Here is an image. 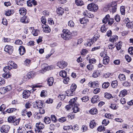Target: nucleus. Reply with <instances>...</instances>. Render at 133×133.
I'll use <instances>...</instances> for the list:
<instances>
[{
  "instance_id": "obj_1",
  "label": "nucleus",
  "mask_w": 133,
  "mask_h": 133,
  "mask_svg": "<svg viewBox=\"0 0 133 133\" xmlns=\"http://www.w3.org/2000/svg\"><path fill=\"white\" fill-rule=\"evenodd\" d=\"M9 66L8 65V66L4 67L3 69L4 71L5 72V73L3 74V77L6 79L10 78L11 77V74L9 72H6L8 71L11 70V69H9Z\"/></svg>"
},
{
  "instance_id": "obj_2",
  "label": "nucleus",
  "mask_w": 133,
  "mask_h": 133,
  "mask_svg": "<svg viewBox=\"0 0 133 133\" xmlns=\"http://www.w3.org/2000/svg\"><path fill=\"white\" fill-rule=\"evenodd\" d=\"M87 8L89 10L94 12L96 11L98 9L97 5L94 3L89 4Z\"/></svg>"
},
{
  "instance_id": "obj_3",
  "label": "nucleus",
  "mask_w": 133,
  "mask_h": 133,
  "mask_svg": "<svg viewBox=\"0 0 133 133\" xmlns=\"http://www.w3.org/2000/svg\"><path fill=\"white\" fill-rule=\"evenodd\" d=\"M10 127L8 125H3L1 127V131L2 133H7L10 129Z\"/></svg>"
},
{
  "instance_id": "obj_4",
  "label": "nucleus",
  "mask_w": 133,
  "mask_h": 133,
  "mask_svg": "<svg viewBox=\"0 0 133 133\" xmlns=\"http://www.w3.org/2000/svg\"><path fill=\"white\" fill-rule=\"evenodd\" d=\"M14 48L12 46L10 45H7L5 47L4 50L7 52L9 54H11L13 51Z\"/></svg>"
},
{
  "instance_id": "obj_5",
  "label": "nucleus",
  "mask_w": 133,
  "mask_h": 133,
  "mask_svg": "<svg viewBox=\"0 0 133 133\" xmlns=\"http://www.w3.org/2000/svg\"><path fill=\"white\" fill-rule=\"evenodd\" d=\"M67 63L64 61H60L57 63V65L59 68L63 69L67 65Z\"/></svg>"
},
{
  "instance_id": "obj_6",
  "label": "nucleus",
  "mask_w": 133,
  "mask_h": 133,
  "mask_svg": "<svg viewBox=\"0 0 133 133\" xmlns=\"http://www.w3.org/2000/svg\"><path fill=\"white\" fill-rule=\"evenodd\" d=\"M8 65L10 69H16L17 67V65L12 61H9L8 63Z\"/></svg>"
},
{
  "instance_id": "obj_7",
  "label": "nucleus",
  "mask_w": 133,
  "mask_h": 133,
  "mask_svg": "<svg viewBox=\"0 0 133 133\" xmlns=\"http://www.w3.org/2000/svg\"><path fill=\"white\" fill-rule=\"evenodd\" d=\"M20 21L24 23H28L29 22L30 19L28 17L24 16L21 18Z\"/></svg>"
},
{
  "instance_id": "obj_8",
  "label": "nucleus",
  "mask_w": 133,
  "mask_h": 133,
  "mask_svg": "<svg viewBox=\"0 0 133 133\" xmlns=\"http://www.w3.org/2000/svg\"><path fill=\"white\" fill-rule=\"evenodd\" d=\"M30 94V92L29 90H24L22 93L23 97L25 99L29 97Z\"/></svg>"
},
{
  "instance_id": "obj_9",
  "label": "nucleus",
  "mask_w": 133,
  "mask_h": 133,
  "mask_svg": "<svg viewBox=\"0 0 133 133\" xmlns=\"http://www.w3.org/2000/svg\"><path fill=\"white\" fill-rule=\"evenodd\" d=\"M18 51L19 54L21 55H24L26 52L25 48L23 46H20L19 48Z\"/></svg>"
},
{
  "instance_id": "obj_10",
  "label": "nucleus",
  "mask_w": 133,
  "mask_h": 133,
  "mask_svg": "<svg viewBox=\"0 0 133 133\" xmlns=\"http://www.w3.org/2000/svg\"><path fill=\"white\" fill-rule=\"evenodd\" d=\"M42 27L43 28L44 31L45 32L48 33L50 32L51 31L50 28L48 25L43 24L42 25Z\"/></svg>"
},
{
  "instance_id": "obj_11",
  "label": "nucleus",
  "mask_w": 133,
  "mask_h": 133,
  "mask_svg": "<svg viewBox=\"0 0 133 133\" xmlns=\"http://www.w3.org/2000/svg\"><path fill=\"white\" fill-rule=\"evenodd\" d=\"M83 14V15L89 18H93L94 17V16L93 14L91 13L89 11L87 10H86L84 11Z\"/></svg>"
},
{
  "instance_id": "obj_12",
  "label": "nucleus",
  "mask_w": 133,
  "mask_h": 133,
  "mask_svg": "<svg viewBox=\"0 0 133 133\" xmlns=\"http://www.w3.org/2000/svg\"><path fill=\"white\" fill-rule=\"evenodd\" d=\"M77 99V98L75 97L71 99L69 101V104L73 107L75 105H77L78 104L76 101Z\"/></svg>"
},
{
  "instance_id": "obj_13",
  "label": "nucleus",
  "mask_w": 133,
  "mask_h": 133,
  "mask_svg": "<svg viewBox=\"0 0 133 133\" xmlns=\"http://www.w3.org/2000/svg\"><path fill=\"white\" fill-rule=\"evenodd\" d=\"M88 86L89 87L93 88H95L97 87H98V84L97 82H90L88 83Z\"/></svg>"
},
{
  "instance_id": "obj_14",
  "label": "nucleus",
  "mask_w": 133,
  "mask_h": 133,
  "mask_svg": "<svg viewBox=\"0 0 133 133\" xmlns=\"http://www.w3.org/2000/svg\"><path fill=\"white\" fill-rule=\"evenodd\" d=\"M36 75V73L34 72H30L28 73L27 76L29 79L33 78Z\"/></svg>"
},
{
  "instance_id": "obj_15",
  "label": "nucleus",
  "mask_w": 133,
  "mask_h": 133,
  "mask_svg": "<svg viewBox=\"0 0 133 133\" xmlns=\"http://www.w3.org/2000/svg\"><path fill=\"white\" fill-rule=\"evenodd\" d=\"M99 96L97 95H95L91 99V102L93 103H96L98 102Z\"/></svg>"
},
{
  "instance_id": "obj_16",
  "label": "nucleus",
  "mask_w": 133,
  "mask_h": 133,
  "mask_svg": "<svg viewBox=\"0 0 133 133\" xmlns=\"http://www.w3.org/2000/svg\"><path fill=\"white\" fill-rule=\"evenodd\" d=\"M19 12L20 15H25L26 13V10L24 8H21L19 10Z\"/></svg>"
},
{
  "instance_id": "obj_17",
  "label": "nucleus",
  "mask_w": 133,
  "mask_h": 133,
  "mask_svg": "<svg viewBox=\"0 0 133 133\" xmlns=\"http://www.w3.org/2000/svg\"><path fill=\"white\" fill-rule=\"evenodd\" d=\"M109 57L107 56L103 58V63L104 64L107 65L108 64L110 61Z\"/></svg>"
},
{
  "instance_id": "obj_18",
  "label": "nucleus",
  "mask_w": 133,
  "mask_h": 133,
  "mask_svg": "<svg viewBox=\"0 0 133 133\" xmlns=\"http://www.w3.org/2000/svg\"><path fill=\"white\" fill-rule=\"evenodd\" d=\"M36 126V128L39 130L43 129L44 127V124L41 122L37 123Z\"/></svg>"
},
{
  "instance_id": "obj_19",
  "label": "nucleus",
  "mask_w": 133,
  "mask_h": 133,
  "mask_svg": "<svg viewBox=\"0 0 133 133\" xmlns=\"http://www.w3.org/2000/svg\"><path fill=\"white\" fill-rule=\"evenodd\" d=\"M127 94V92L126 90L124 89L121 91L120 92L119 96L120 97H124Z\"/></svg>"
},
{
  "instance_id": "obj_20",
  "label": "nucleus",
  "mask_w": 133,
  "mask_h": 133,
  "mask_svg": "<svg viewBox=\"0 0 133 133\" xmlns=\"http://www.w3.org/2000/svg\"><path fill=\"white\" fill-rule=\"evenodd\" d=\"M100 75V73L99 71L98 70L94 71L92 74V77L94 78H96Z\"/></svg>"
},
{
  "instance_id": "obj_21",
  "label": "nucleus",
  "mask_w": 133,
  "mask_h": 133,
  "mask_svg": "<svg viewBox=\"0 0 133 133\" xmlns=\"http://www.w3.org/2000/svg\"><path fill=\"white\" fill-rule=\"evenodd\" d=\"M48 84L49 86L52 85L54 82V79L53 77H50L48 78L47 81Z\"/></svg>"
},
{
  "instance_id": "obj_22",
  "label": "nucleus",
  "mask_w": 133,
  "mask_h": 133,
  "mask_svg": "<svg viewBox=\"0 0 133 133\" xmlns=\"http://www.w3.org/2000/svg\"><path fill=\"white\" fill-rule=\"evenodd\" d=\"M61 37L64 39L68 40L70 38L71 36L67 35L65 33H63L61 34Z\"/></svg>"
},
{
  "instance_id": "obj_23",
  "label": "nucleus",
  "mask_w": 133,
  "mask_h": 133,
  "mask_svg": "<svg viewBox=\"0 0 133 133\" xmlns=\"http://www.w3.org/2000/svg\"><path fill=\"white\" fill-rule=\"evenodd\" d=\"M57 12L58 14L59 15V16H61L64 13V9L61 7H60L58 8Z\"/></svg>"
},
{
  "instance_id": "obj_24",
  "label": "nucleus",
  "mask_w": 133,
  "mask_h": 133,
  "mask_svg": "<svg viewBox=\"0 0 133 133\" xmlns=\"http://www.w3.org/2000/svg\"><path fill=\"white\" fill-rule=\"evenodd\" d=\"M67 94V95L68 96H71L74 95L75 94V92H74L70 89L68 90L66 92Z\"/></svg>"
},
{
  "instance_id": "obj_25",
  "label": "nucleus",
  "mask_w": 133,
  "mask_h": 133,
  "mask_svg": "<svg viewBox=\"0 0 133 133\" xmlns=\"http://www.w3.org/2000/svg\"><path fill=\"white\" fill-rule=\"evenodd\" d=\"M16 108H9L6 110V112L8 113H11L16 111Z\"/></svg>"
},
{
  "instance_id": "obj_26",
  "label": "nucleus",
  "mask_w": 133,
  "mask_h": 133,
  "mask_svg": "<svg viewBox=\"0 0 133 133\" xmlns=\"http://www.w3.org/2000/svg\"><path fill=\"white\" fill-rule=\"evenodd\" d=\"M110 18V16L108 14L105 17L102 19V22L103 23L106 24Z\"/></svg>"
},
{
  "instance_id": "obj_27",
  "label": "nucleus",
  "mask_w": 133,
  "mask_h": 133,
  "mask_svg": "<svg viewBox=\"0 0 133 133\" xmlns=\"http://www.w3.org/2000/svg\"><path fill=\"white\" fill-rule=\"evenodd\" d=\"M75 3L78 6H81L84 4V2L82 0H75Z\"/></svg>"
},
{
  "instance_id": "obj_28",
  "label": "nucleus",
  "mask_w": 133,
  "mask_h": 133,
  "mask_svg": "<svg viewBox=\"0 0 133 133\" xmlns=\"http://www.w3.org/2000/svg\"><path fill=\"white\" fill-rule=\"evenodd\" d=\"M88 19L85 18H82L80 19V23L83 24H87L88 22Z\"/></svg>"
},
{
  "instance_id": "obj_29",
  "label": "nucleus",
  "mask_w": 133,
  "mask_h": 133,
  "mask_svg": "<svg viewBox=\"0 0 133 133\" xmlns=\"http://www.w3.org/2000/svg\"><path fill=\"white\" fill-rule=\"evenodd\" d=\"M118 39V37L116 35H113L112 36L109 38V40L111 42H112L115 41Z\"/></svg>"
},
{
  "instance_id": "obj_30",
  "label": "nucleus",
  "mask_w": 133,
  "mask_h": 133,
  "mask_svg": "<svg viewBox=\"0 0 133 133\" xmlns=\"http://www.w3.org/2000/svg\"><path fill=\"white\" fill-rule=\"evenodd\" d=\"M14 12L13 10H9L5 12V15L6 16H10Z\"/></svg>"
},
{
  "instance_id": "obj_31",
  "label": "nucleus",
  "mask_w": 133,
  "mask_h": 133,
  "mask_svg": "<svg viewBox=\"0 0 133 133\" xmlns=\"http://www.w3.org/2000/svg\"><path fill=\"white\" fill-rule=\"evenodd\" d=\"M44 122L46 124H49L51 122L50 118L47 116H46L44 118Z\"/></svg>"
},
{
  "instance_id": "obj_32",
  "label": "nucleus",
  "mask_w": 133,
  "mask_h": 133,
  "mask_svg": "<svg viewBox=\"0 0 133 133\" xmlns=\"http://www.w3.org/2000/svg\"><path fill=\"white\" fill-rule=\"evenodd\" d=\"M118 78L121 81H124L126 79L125 75L123 74H120L118 76Z\"/></svg>"
},
{
  "instance_id": "obj_33",
  "label": "nucleus",
  "mask_w": 133,
  "mask_h": 133,
  "mask_svg": "<svg viewBox=\"0 0 133 133\" xmlns=\"http://www.w3.org/2000/svg\"><path fill=\"white\" fill-rule=\"evenodd\" d=\"M89 112L91 114H96L97 113V110L96 109L94 108L90 110Z\"/></svg>"
},
{
  "instance_id": "obj_34",
  "label": "nucleus",
  "mask_w": 133,
  "mask_h": 133,
  "mask_svg": "<svg viewBox=\"0 0 133 133\" xmlns=\"http://www.w3.org/2000/svg\"><path fill=\"white\" fill-rule=\"evenodd\" d=\"M60 76L62 77L63 78L66 77L67 75L66 72L64 70L61 71L59 73Z\"/></svg>"
},
{
  "instance_id": "obj_35",
  "label": "nucleus",
  "mask_w": 133,
  "mask_h": 133,
  "mask_svg": "<svg viewBox=\"0 0 133 133\" xmlns=\"http://www.w3.org/2000/svg\"><path fill=\"white\" fill-rule=\"evenodd\" d=\"M77 87V85L76 84L74 83H72L70 86V89L74 92H75Z\"/></svg>"
},
{
  "instance_id": "obj_36",
  "label": "nucleus",
  "mask_w": 133,
  "mask_h": 133,
  "mask_svg": "<svg viewBox=\"0 0 133 133\" xmlns=\"http://www.w3.org/2000/svg\"><path fill=\"white\" fill-rule=\"evenodd\" d=\"M96 123L95 122L94 120H93L90 122L89 125L91 128L93 129L96 126Z\"/></svg>"
},
{
  "instance_id": "obj_37",
  "label": "nucleus",
  "mask_w": 133,
  "mask_h": 133,
  "mask_svg": "<svg viewBox=\"0 0 133 133\" xmlns=\"http://www.w3.org/2000/svg\"><path fill=\"white\" fill-rule=\"evenodd\" d=\"M23 112L26 113L29 118H30L32 115V113L30 111H27L26 109H25L23 111Z\"/></svg>"
},
{
  "instance_id": "obj_38",
  "label": "nucleus",
  "mask_w": 133,
  "mask_h": 133,
  "mask_svg": "<svg viewBox=\"0 0 133 133\" xmlns=\"http://www.w3.org/2000/svg\"><path fill=\"white\" fill-rule=\"evenodd\" d=\"M15 118V117L14 116H10L8 119V122L10 123H13L14 122V119Z\"/></svg>"
},
{
  "instance_id": "obj_39",
  "label": "nucleus",
  "mask_w": 133,
  "mask_h": 133,
  "mask_svg": "<svg viewBox=\"0 0 133 133\" xmlns=\"http://www.w3.org/2000/svg\"><path fill=\"white\" fill-rule=\"evenodd\" d=\"M78 105H75L73 106L74 107L72 108H72L73 111L74 113H76L79 111V109L78 107Z\"/></svg>"
},
{
  "instance_id": "obj_40",
  "label": "nucleus",
  "mask_w": 133,
  "mask_h": 133,
  "mask_svg": "<svg viewBox=\"0 0 133 133\" xmlns=\"http://www.w3.org/2000/svg\"><path fill=\"white\" fill-rule=\"evenodd\" d=\"M110 85V83L108 82H104L102 85V87L104 89L107 88Z\"/></svg>"
},
{
  "instance_id": "obj_41",
  "label": "nucleus",
  "mask_w": 133,
  "mask_h": 133,
  "mask_svg": "<svg viewBox=\"0 0 133 133\" xmlns=\"http://www.w3.org/2000/svg\"><path fill=\"white\" fill-rule=\"evenodd\" d=\"M37 108H41L43 107V102L40 100L37 101Z\"/></svg>"
},
{
  "instance_id": "obj_42",
  "label": "nucleus",
  "mask_w": 133,
  "mask_h": 133,
  "mask_svg": "<svg viewBox=\"0 0 133 133\" xmlns=\"http://www.w3.org/2000/svg\"><path fill=\"white\" fill-rule=\"evenodd\" d=\"M104 97L108 99H110L111 98H112V96L111 94L106 92L104 93Z\"/></svg>"
},
{
  "instance_id": "obj_43",
  "label": "nucleus",
  "mask_w": 133,
  "mask_h": 133,
  "mask_svg": "<svg viewBox=\"0 0 133 133\" xmlns=\"http://www.w3.org/2000/svg\"><path fill=\"white\" fill-rule=\"evenodd\" d=\"M125 8L124 6H122L120 7V12L122 15H124L125 13Z\"/></svg>"
},
{
  "instance_id": "obj_44",
  "label": "nucleus",
  "mask_w": 133,
  "mask_h": 133,
  "mask_svg": "<svg viewBox=\"0 0 133 133\" xmlns=\"http://www.w3.org/2000/svg\"><path fill=\"white\" fill-rule=\"evenodd\" d=\"M109 123V121L108 119H104L103 120L102 124L104 126H107Z\"/></svg>"
},
{
  "instance_id": "obj_45",
  "label": "nucleus",
  "mask_w": 133,
  "mask_h": 133,
  "mask_svg": "<svg viewBox=\"0 0 133 133\" xmlns=\"http://www.w3.org/2000/svg\"><path fill=\"white\" fill-rule=\"evenodd\" d=\"M111 85L113 88H116L117 85V81L116 80L112 81L111 83Z\"/></svg>"
},
{
  "instance_id": "obj_46",
  "label": "nucleus",
  "mask_w": 133,
  "mask_h": 133,
  "mask_svg": "<svg viewBox=\"0 0 133 133\" xmlns=\"http://www.w3.org/2000/svg\"><path fill=\"white\" fill-rule=\"evenodd\" d=\"M64 78V79L63 80V83L66 84H68L70 80L69 78L68 77H66V76Z\"/></svg>"
},
{
  "instance_id": "obj_47",
  "label": "nucleus",
  "mask_w": 133,
  "mask_h": 133,
  "mask_svg": "<svg viewBox=\"0 0 133 133\" xmlns=\"http://www.w3.org/2000/svg\"><path fill=\"white\" fill-rule=\"evenodd\" d=\"M14 121L13 123L15 125H17L19 124L20 121V118L16 119L15 118Z\"/></svg>"
},
{
  "instance_id": "obj_48",
  "label": "nucleus",
  "mask_w": 133,
  "mask_h": 133,
  "mask_svg": "<svg viewBox=\"0 0 133 133\" xmlns=\"http://www.w3.org/2000/svg\"><path fill=\"white\" fill-rule=\"evenodd\" d=\"M105 129V127H102V125L99 126L97 129V130L99 132L104 131Z\"/></svg>"
},
{
  "instance_id": "obj_49",
  "label": "nucleus",
  "mask_w": 133,
  "mask_h": 133,
  "mask_svg": "<svg viewBox=\"0 0 133 133\" xmlns=\"http://www.w3.org/2000/svg\"><path fill=\"white\" fill-rule=\"evenodd\" d=\"M101 31L103 32H105L107 31V28L105 27V24H103L101 28Z\"/></svg>"
},
{
  "instance_id": "obj_50",
  "label": "nucleus",
  "mask_w": 133,
  "mask_h": 133,
  "mask_svg": "<svg viewBox=\"0 0 133 133\" xmlns=\"http://www.w3.org/2000/svg\"><path fill=\"white\" fill-rule=\"evenodd\" d=\"M39 113L42 114H44L45 112V110L43 106L39 108Z\"/></svg>"
},
{
  "instance_id": "obj_51",
  "label": "nucleus",
  "mask_w": 133,
  "mask_h": 133,
  "mask_svg": "<svg viewBox=\"0 0 133 133\" xmlns=\"http://www.w3.org/2000/svg\"><path fill=\"white\" fill-rule=\"evenodd\" d=\"M41 114H40L39 112H37L35 116V118L36 119H39L42 117Z\"/></svg>"
},
{
  "instance_id": "obj_52",
  "label": "nucleus",
  "mask_w": 133,
  "mask_h": 133,
  "mask_svg": "<svg viewBox=\"0 0 133 133\" xmlns=\"http://www.w3.org/2000/svg\"><path fill=\"white\" fill-rule=\"evenodd\" d=\"M120 19L121 18L119 15L117 14L115 16V19L117 22H119Z\"/></svg>"
},
{
  "instance_id": "obj_53",
  "label": "nucleus",
  "mask_w": 133,
  "mask_h": 133,
  "mask_svg": "<svg viewBox=\"0 0 133 133\" xmlns=\"http://www.w3.org/2000/svg\"><path fill=\"white\" fill-rule=\"evenodd\" d=\"M63 31V33H65L67 35L71 36V33L69 30L67 29H64Z\"/></svg>"
},
{
  "instance_id": "obj_54",
  "label": "nucleus",
  "mask_w": 133,
  "mask_h": 133,
  "mask_svg": "<svg viewBox=\"0 0 133 133\" xmlns=\"http://www.w3.org/2000/svg\"><path fill=\"white\" fill-rule=\"evenodd\" d=\"M128 28H133V23L132 22H130V21L128 23L125 25Z\"/></svg>"
},
{
  "instance_id": "obj_55",
  "label": "nucleus",
  "mask_w": 133,
  "mask_h": 133,
  "mask_svg": "<svg viewBox=\"0 0 133 133\" xmlns=\"http://www.w3.org/2000/svg\"><path fill=\"white\" fill-rule=\"evenodd\" d=\"M68 26L71 27H73L74 25L75 24L74 22L72 21H69L68 23Z\"/></svg>"
},
{
  "instance_id": "obj_56",
  "label": "nucleus",
  "mask_w": 133,
  "mask_h": 133,
  "mask_svg": "<svg viewBox=\"0 0 133 133\" xmlns=\"http://www.w3.org/2000/svg\"><path fill=\"white\" fill-rule=\"evenodd\" d=\"M109 108L113 110H115L117 109L116 105L114 104L111 103L109 106Z\"/></svg>"
},
{
  "instance_id": "obj_57",
  "label": "nucleus",
  "mask_w": 133,
  "mask_h": 133,
  "mask_svg": "<svg viewBox=\"0 0 133 133\" xmlns=\"http://www.w3.org/2000/svg\"><path fill=\"white\" fill-rule=\"evenodd\" d=\"M16 1L17 4L19 5H22L24 2L21 0H16Z\"/></svg>"
},
{
  "instance_id": "obj_58",
  "label": "nucleus",
  "mask_w": 133,
  "mask_h": 133,
  "mask_svg": "<svg viewBox=\"0 0 133 133\" xmlns=\"http://www.w3.org/2000/svg\"><path fill=\"white\" fill-rule=\"evenodd\" d=\"M52 68L51 66H45V68L42 69L43 70L44 72H45L46 70H51Z\"/></svg>"
},
{
  "instance_id": "obj_59",
  "label": "nucleus",
  "mask_w": 133,
  "mask_h": 133,
  "mask_svg": "<svg viewBox=\"0 0 133 133\" xmlns=\"http://www.w3.org/2000/svg\"><path fill=\"white\" fill-rule=\"evenodd\" d=\"M32 102H31L28 101L27 102L25 105V107L26 108L28 109L30 108Z\"/></svg>"
},
{
  "instance_id": "obj_60",
  "label": "nucleus",
  "mask_w": 133,
  "mask_h": 133,
  "mask_svg": "<svg viewBox=\"0 0 133 133\" xmlns=\"http://www.w3.org/2000/svg\"><path fill=\"white\" fill-rule=\"evenodd\" d=\"M41 22L42 24H45L46 23V20L45 16H43L41 18Z\"/></svg>"
},
{
  "instance_id": "obj_61",
  "label": "nucleus",
  "mask_w": 133,
  "mask_h": 133,
  "mask_svg": "<svg viewBox=\"0 0 133 133\" xmlns=\"http://www.w3.org/2000/svg\"><path fill=\"white\" fill-rule=\"evenodd\" d=\"M51 118L52 121L54 122H56L57 121L56 117L54 115H52L51 116Z\"/></svg>"
},
{
  "instance_id": "obj_62",
  "label": "nucleus",
  "mask_w": 133,
  "mask_h": 133,
  "mask_svg": "<svg viewBox=\"0 0 133 133\" xmlns=\"http://www.w3.org/2000/svg\"><path fill=\"white\" fill-rule=\"evenodd\" d=\"M100 91L101 89L100 88H97L94 89L93 93L95 94H97Z\"/></svg>"
},
{
  "instance_id": "obj_63",
  "label": "nucleus",
  "mask_w": 133,
  "mask_h": 133,
  "mask_svg": "<svg viewBox=\"0 0 133 133\" xmlns=\"http://www.w3.org/2000/svg\"><path fill=\"white\" fill-rule=\"evenodd\" d=\"M81 99L83 102H86L89 99L88 97V96L83 97L82 98H81Z\"/></svg>"
},
{
  "instance_id": "obj_64",
  "label": "nucleus",
  "mask_w": 133,
  "mask_h": 133,
  "mask_svg": "<svg viewBox=\"0 0 133 133\" xmlns=\"http://www.w3.org/2000/svg\"><path fill=\"white\" fill-rule=\"evenodd\" d=\"M24 131L23 128H20L19 127L17 129V132L18 133H23Z\"/></svg>"
}]
</instances>
